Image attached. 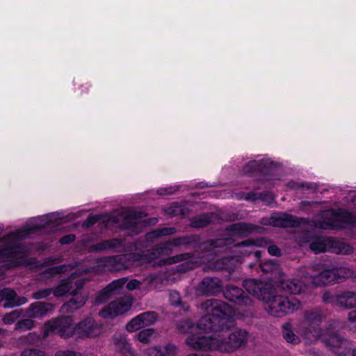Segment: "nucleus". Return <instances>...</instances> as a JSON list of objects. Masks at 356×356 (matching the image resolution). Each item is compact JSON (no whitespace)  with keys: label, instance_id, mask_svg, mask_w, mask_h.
Instances as JSON below:
<instances>
[{"label":"nucleus","instance_id":"obj_4","mask_svg":"<svg viewBox=\"0 0 356 356\" xmlns=\"http://www.w3.org/2000/svg\"><path fill=\"white\" fill-rule=\"evenodd\" d=\"M33 232V228L12 233L5 238L6 247L0 249V262H6L8 268L21 265L29 266L26 252L24 248L17 245V240Z\"/></svg>","mask_w":356,"mask_h":356},{"label":"nucleus","instance_id":"obj_15","mask_svg":"<svg viewBox=\"0 0 356 356\" xmlns=\"http://www.w3.org/2000/svg\"><path fill=\"white\" fill-rule=\"evenodd\" d=\"M3 300L6 301L3 305L5 308L19 307L27 302L26 298L18 297L15 291L8 288L0 290V302Z\"/></svg>","mask_w":356,"mask_h":356},{"label":"nucleus","instance_id":"obj_40","mask_svg":"<svg viewBox=\"0 0 356 356\" xmlns=\"http://www.w3.org/2000/svg\"><path fill=\"white\" fill-rule=\"evenodd\" d=\"M178 354L179 348L176 346L169 343L164 347V356H178Z\"/></svg>","mask_w":356,"mask_h":356},{"label":"nucleus","instance_id":"obj_41","mask_svg":"<svg viewBox=\"0 0 356 356\" xmlns=\"http://www.w3.org/2000/svg\"><path fill=\"white\" fill-rule=\"evenodd\" d=\"M70 268H71V266H68V265H62V266H55V267L48 268L47 273L50 274V275L59 274V273L66 272Z\"/></svg>","mask_w":356,"mask_h":356},{"label":"nucleus","instance_id":"obj_17","mask_svg":"<svg viewBox=\"0 0 356 356\" xmlns=\"http://www.w3.org/2000/svg\"><path fill=\"white\" fill-rule=\"evenodd\" d=\"M54 309L51 303L36 302L31 304L26 310V316L29 318H41Z\"/></svg>","mask_w":356,"mask_h":356},{"label":"nucleus","instance_id":"obj_61","mask_svg":"<svg viewBox=\"0 0 356 356\" xmlns=\"http://www.w3.org/2000/svg\"><path fill=\"white\" fill-rule=\"evenodd\" d=\"M6 332V330L3 329H0V334H3Z\"/></svg>","mask_w":356,"mask_h":356},{"label":"nucleus","instance_id":"obj_8","mask_svg":"<svg viewBox=\"0 0 356 356\" xmlns=\"http://www.w3.org/2000/svg\"><path fill=\"white\" fill-rule=\"evenodd\" d=\"M132 304L133 298L131 296H124L104 306L99 311V315L105 319H112L129 311Z\"/></svg>","mask_w":356,"mask_h":356},{"label":"nucleus","instance_id":"obj_48","mask_svg":"<svg viewBox=\"0 0 356 356\" xmlns=\"http://www.w3.org/2000/svg\"><path fill=\"white\" fill-rule=\"evenodd\" d=\"M140 282L137 280H131L127 283V288L129 291H132L136 289H138L140 286Z\"/></svg>","mask_w":356,"mask_h":356},{"label":"nucleus","instance_id":"obj_51","mask_svg":"<svg viewBox=\"0 0 356 356\" xmlns=\"http://www.w3.org/2000/svg\"><path fill=\"white\" fill-rule=\"evenodd\" d=\"M75 239V236L73 235V234H69V235H67V236H65L63 237H62L60 239V242L63 244H67V243H70L72 241H74Z\"/></svg>","mask_w":356,"mask_h":356},{"label":"nucleus","instance_id":"obj_46","mask_svg":"<svg viewBox=\"0 0 356 356\" xmlns=\"http://www.w3.org/2000/svg\"><path fill=\"white\" fill-rule=\"evenodd\" d=\"M146 356H164L163 351L158 348L154 347L148 349Z\"/></svg>","mask_w":356,"mask_h":356},{"label":"nucleus","instance_id":"obj_54","mask_svg":"<svg viewBox=\"0 0 356 356\" xmlns=\"http://www.w3.org/2000/svg\"><path fill=\"white\" fill-rule=\"evenodd\" d=\"M209 263V265L212 267V268H214L216 269H220V268H223L222 266L218 264V263L217 264H213V263H211V261H208Z\"/></svg>","mask_w":356,"mask_h":356},{"label":"nucleus","instance_id":"obj_28","mask_svg":"<svg viewBox=\"0 0 356 356\" xmlns=\"http://www.w3.org/2000/svg\"><path fill=\"white\" fill-rule=\"evenodd\" d=\"M127 282V278H121L112 282L104 290L102 293L97 298V302H101L102 296L109 292H115L120 289Z\"/></svg>","mask_w":356,"mask_h":356},{"label":"nucleus","instance_id":"obj_26","mask_svg":"<svg viewBox=\"0 0 356 356\" xmlns=\"http://www.w3.org/2000/svg\"><path fill=\"white\" fill-rule=\"evenodd\" d=\"M122 241L119 239L113 238L106 240L99 243L90 248L92 251H104L121 245Z\"/></svg>","mask_w":356,"mask_h":356},{"label":"nucleus","instance_id":"obj_42","mask_svg":"<svg viewBox=\"0 0 356 356\" xmlns=\"http://www.w3.org/2000/svg\"><path fill=\"white\" fill-rule=\"evenodd\" d=\"M21 356H45L42 350L38 349H26L22 352Z\"/></svg>","mask_w":356,"mask_h":356},{"label":"nucleus","instance_id":"obj_12","mask_svg":"<svg viewBox=\"0 0 356 356\" xmlns=\"http://www.w3.org/2000/svg\"><path fill=\"white\" fill-rule=\"evenodd\" d=\"M156 314L154 312H147L140 314L132 318L126 325V329L129 332H133L142 327L154 324L156 321Z\"/></svg>","mask_w":356,"mask_h":356},{"label":"nucleus","instance_id":"obj_33","mask_svg":"<svg viewBox=\"0 0 356 356\" xmlns=\"http://www.w3.org/2000/svg\"><path fill=\"white\" fill-rule=\"evenodd\" d=\"M154 333L155 330L152 328L145 329L136 334V338L141 343H148L151 341Z\"/></svg>","mask_w":356,"mask_h":356},{"label":"nucleus","instance_id":"obj_23","mask_svg":"<svg viewBox=\"0 0 356 356\" xmlns=\"http://www.w3.org/2000/svg\"><path fill=\"white\" fill-rule=\"evenodd\" d=\"M319 270V268L316 270L314 267H312L308 268L307 272L306 273V278H309L311 283L316 286L326 285L324 273L323 271L318 273L317 271Z\"/></svg>","mask_w":356,"mask_h":356},{"label":"nucleus","instance_id":"obj_7","mask_svg":"<svg viewBox=\"0 0 356 356\" xmlns=\"http://www.w3.org/2000/svg\"><path fill=\"white\" fill-rule=\"evenodd\" d=\"M44 336L57 334L62 338H70L75 335V326L70 316H62L47 321L43 327Z\"/></svg>","mask_w":356,"mask_h":356},{"label":"nucleus","instance_id":"obj_49","mask_svg":"<svg viewBox=\"0 0 356 356\" xmlns=\"http://www.w3.org/2000/svg\"><path fill=\"white\" fill-rule=\"evenodd\" d=\"M268 252L270 254L273 256L280 255V250L275 245H270L268 246Z\"/></svg>","mask_w":356,"mask_h":356},{"label":"nucleus","instance_id":"obj_64","mask_svg":"<svg viewBox=\"0 0 356 356\" xmlns=\"http://www.w3.org/2000/svg\"><path fill=\"white\" fill-rule=\"evenodd\" d=\"M353 202H356V197L352 199Z\"/></svg>","mask_w":356,"mask_h":356},{"label":"nucleus","instance_id":"obj_55","mask_svg":"<svg viewBox=\"0 0 356 356\" xmlns=\"http://www.w3.org/2000/svg\"><path fill=\"white\" fill-rule=\"evenodd\" d=\"M171 298L175 299V303H177L179 299V295L177 293H172L170 294Z\"/></svg>","mask_w":356,"mask_h":356},{"label":"nucleus","instance_id":"obj_6","mask_svg":"<svg viewBox=\"0 0 356 356\" xmlns=\"http://www.w3.org/2000/svg\"><path fill=\"white\" fill-rule=\"evenodd\" d=\"M323 220H318L315 222V227L321 229L343 228L346 225H356V216L352 213L343 211L339 213L333 210L324 211L323 213Z\"/></svg>","mask_w":356,"mask_h":356},{"label":"nucleus","instance_id":"obj_24","mask_svg":"<svg viewBox=\"0 0 356 356\" xmlns=\"http://www.w3.org/2000/svg\"><path fill=\"white\" fill-rule=\"evenodd\" d=\"M113 340L116 349L118 350L123 356L134 355V351L125 337H115Z\"/></svg>","mask_w":356,"mask_h":356},{"label":"nucleus","instance_id":"obj_44","mask_svg":"<svg viewBox=\"0 0 356 356\" xmlns=\"http://www.w3.org/2000/svg\"><path fill=\"white\" fill-rule=\"evenodd\" d=\"M55 356H83L81 353L74 351L65 350H58L56 353Z\"/></svg>","mask_w":356,"mask_h":356},{"label":"nucleus","instance_id":"obj_19","mask_svg":"<svg viewBox=\"0 0 356 356\" xmlns=\"http://www.w3.org/2000/svg\"><path fill=\"white\" fill-rule=\"evenodd\" d=\"M198 289L204 295H213L220 291V280L218 278L205 277L200 283Z\"/></svg>","mask_w":356,"mask_h":356},{"label":"nucleus","instance_id":"obj_21","mask_svg":"<svg viewBox=\"0 0 356 356\" xmlns=\"http://www.w3.org/2000/svg\"><path fill=\"white\" fill-rule=\"evenodd\" d=\"M131 260L129 255H117L114 257H106L104 259V265L109 271L119 270L122 268H126L128 265L125 264V261Z\"/></svg>","mask_w":356,"mask_h":356},{"label":"nucleus","instance_id":"obj_60","mask_svg":"<svg viewBox=\"0 0 356 356\" xmlns=\"http://www.w3.org/2000/svg\"><path fill=\"white\" fill-rule=\"evenodd\" d=\"M180 210H181V209H180V208H179V207H175V210H173V211H175H175H180Z\"/></svg>","mask_w":356,"mask_h":356},{"label":"nucleus","instance_id":"obj_29","mask_svg":"<svg viewBox=\"0 0 356 356\" xmlns=\"http://www.w3.org/2000/svg\"><path fill=\"white\" fill-rule=\"evenodd\" d=\"M264 273H270L275 278L280 273V268L275 261H268L259 266Z\"/></svg>","mask_w":356,"mask_h":356},{"label":"nucleus","instance_id":"obj_25","mask_svg":"<svg viewBox=\"0 0 356 356\" xmlns=\"http://www.w3.org/2000/svg\"><path fill=\"white\" fill-rule=\"evenodd\" d=\"M268 244L264 238H260L256 241H246L236 245V247L240 248L239 252L245 255H249L252 252L254 246H265Z\"/></svg>","mask_w":356,"mask_h":356},{"label":"nucleus","instance_id":"obj_59","mask_svg":"<svg viewBox=\"0 0 356 356\" xmlns=\"http://www.w3.org/2000/svg\"><path fill=\"white\" fill-rule=\"evenodd\" d=\"M352 355L356 356V347L353 350Z\"/></svg>","mask_w":356,"mask_h":356},{"label":"nucleus","instance_id":"obj_36","mask_svg":"<svg viewBox=\"0 0 356 356\" xmlns=\"http://www.w3.org/2000/svg\"><path fill=\"white\" fill-rule=\"evenodd\" d=\"M334 252L337 254H349L353 251V248L344 242H337L334 246Z\"/></svg>","mask_w":356,"mask_h":356},{"label":"nucleus","instance_id":"obj_27","mask_svg":"<svg viewBox=\"0 0 356 356\" xmlns=\"http://www.w3.org/2000/svg\"><path fill=\"white\" fill-rule=\"evenodd\" d=\"M282 336L288 343L298 344L300 341V337L293 332L290 323L282 325Z\"/></svg>","mask_w":356,"mask_h":356},{"label":"nucleus","instance_id":"obj_52","mask_svg":"<svg viewBox=\"0 0 356 356\" xmlns=\"http://www.w3.org/2000/svg\"><path fill=\"white\" fill-rule=\"evenodd\" d=\"M348 319L350 323L356 322V309L353 310L348 313Z\"/></svg>","mask_w":356,"mask_h":356},{"label":"nucleus","instance_id":"obj_53","mask_svg":"<svg viewBox=\"0 0 356 356\" xmlns=\"http://www.w3.org/2000/svg\"><path fill=\"white\" fill-rule=\"evenodd\" d=\"M335 296H332L330 295L329 293L326 292V293H324L323 295V300L324 302H330L331 303V298L332 297H334Z\"/></svg>","mask_w":356,"mask_h":356},{"label":"nucleus","instance_id":"obj_62","mask_svg":"<svg viewBox=\"0 0 356 356\" xmlns=\"http://www.w3.org/2000/svg\"><path fill=\"white\" fill-rule=\"evenodd\" d=\"M3 346V342L0 341V348Z\"/></svg>","mask_w":356,"mask_h":356},{"label":"nucleus","instance_id":"obj_20","mask_svg":"<svg viewBox=\"0 0 356 356\" xmlns=\"http://www.w3.org/2000/svg\"><path fill=\"white\" fill-rule=\"evenodd\" d=\"M279 284L284 291L292 294L301 293L305 287L303 282L297 278H282Z\"/></svg>","mask_w":356,"mask_h":356},{"label":"nucleus","instance_id":"obj_38","mask_svg":"<svg viewBox=\"0 0 356 356\" xmlns=\"http://www.w3.org/2000/svg\"><path fill=\"white\" fill-rule=\"evenodd\" d=\"M288 187L291 189L302 188H305L306 190H309V191H315L316 189V186L315 184H307V183L298 184V183H296L294 181H290L288 184Z\"/></svg>","mask_w":356,"mask_h":356},{"label":"nucleus","instance_id":"obj_13","mask_svg":"<svg viewBox=\"0 0 356 356\" xmlns=\"http://www.w3.org/2000/svg\"><path fill=\"white\" fill-rule=\"evenodd\" d=\"M262 223L274 227H292L298 226L299 221L291 215L280 213L275 214L269 218H264Z\"/></svg>","mask_w":356,"mask_h":356},{"label":"nucleus","instance_id":"obj_63","mask_svg":"<svg viewBox=\"0 0 356 356\" xmlns=\"http://www.w3.org/2000/svg\"><path fill=\"white\" fill-rule=\"evenodd\" d=\"M142 222H141V221H137V222H136L135 223H136V224H139V223H142Z\"/></svg>","mask_w":356,"mask_h":356},{"label":"nucleus","instance_id":"obj_56","mask_svg":"<svg viewBox=\"0 0 356 356\" xmlns=\"http://www.w3.org/2000/svg\"><path fill=\"white\" fill-rule=\"evenodd\" d=\"M254 256H255V257H256V258L259 259V258H260V257H261V253H260V252H259V251H255V252H254Z\"/></svg>","mask_w":356,"mask_h":356},{"label":"nucleus","instance_id":"obj_39","mask_svg":"<svg viewBox=\"0 0 356 356\" xmlns=\"http://www.w3.org/2000/svg\"><path fill=\"white\" fill-rule=\"evenodd\" d=\"M310 248L315 253L323 252L326 251V245L324 241L317 240L311 243Z\"/></svg>","mask_w":356,"mask_h":356},{"label":"nucleus","instance_id":"obj_37","mask_svg":"<svg viewBox=\"0 0 356 356\" xmlns=\"http://www.w3.org/2000/svg\"><path fill=\"white\" fill-rule=\"evenodd\" d=\"M210 220V218L207 215H203L194 219L191 225L196 228L204 227L209 224Z\"/></svg>","mask_w":356,"mask_h":356},{"label":"nucleus","instance_id":"obj_47","mask_svg":"<svg viewBox=\"0 0 356 356\" xmlns=\"http://www.w3.org/2000/svg\"><path fill=\"white\" fill-rule=\"evenodd\" d=\"M142 218V213L137 211H131L126 217V220L129 222L131 220H137Z\"/></svg>","mask_w":356,"mask_h":356},{"label":"nucleus","instance_id":"obj_57","mask_svg":"<svg viewBox=\"0 0 356 356\" xmlns=\"http://www.w3.org/2000/svg\"><path fill=\"white\" fill-rule=\"evenodd\" d=\"M155 278H156L155 276L151 275L149 277V282H152L155 280Z\"/></svg>","mask_w":356,"mask_h":356},{"label":"nucleus","instance_id":"obj_9","mask_svg":"<svg viewBox=\"0 0 356 356\" xmlns=\"http://www.w3.org/2000/svg\"><path fill=\"white\" fill-rule=\"evenodd\" d=\"M103 333V326L92 318H86L75 325V335L79 339H94Z\"/></svg>","mask_w":356,"mask_h":356},{"label":"nucleus","instance_id":"obj_18","mask_svg":"<svg viewBox=\"0 0 356 356\" xmlns=\"http://www.w3.org/2000/svg\"><path fill=\"white\" fill-rule=\"evenodd\" d=\"M326 285L340 282L350 275V270L343 267L333 268L323 271Z\"/></svg>","mask_w":356,"mask_h":356},{"label":"nucleus","instance_id":"obj_32","mask_svg":"<svg viewBox=\"0 0 356 356\" xmlns=\"http://www.w3.org/2000/svg\"><path fill=\"white\" fill-rule=\"evenodd\" d=\"M256 229L257 227L251 224L237 223L233 225V230L243 235L250 234Z\"/></svg>","mask_w":356,"mask_h":356},{"label":"nucleus","instance_id":"obj_3","mask_svg":"<svg viewBox=\"0 0 356 356\" xmlns=\"http://www.w3.org/2000/svg\"><path fill=\"white\" fill-rule=\"evenodd\" d=\"M179 243L177 241H168L155 246L151 250L144 251L143 253H133L129 254V258L138 265L154 263L153 266H162L171 264L180 261H184L181 265L180 270L185 271L194 268L197 261L188 253L181 254L171 257L166 259H161L163 256H167L172 252V246Z\"/></svg>","mask_w":356,"mask_h":356},{"label":"nucleus","instance_id":"obj_58","mask_svg":"<svg viewBox=\"0 0 356 356\" xmlns=\"http://www.w3.org/2000/svg\"><path fill=\"white\" fill-rule=\"evenodd\" d=\"M150 220H151V222L149 223H152V224H155L157 222L156 218H152Z\"/></svg>","mask_w":356,"mask_h":356},{"label":"nucleus","instance_id":"obj_50","mask_svg":"<svg viewBox=\"0 0 356 356\" xmlns=\"http://www.w3.org/2000/svg\"><path fill=\"white\" fill-rule=\"evenodd\" d=\"M98 217L97 216H90L88 219L83 222V225L86 227H89L96 223L98 220Z\"/></svg>","mask_w":356,"mask_h":356},{"label":"nucleus","instance_id":"obj_14","mask_svg":"<svg viewBox=\"0 0 356 356\" xmlns=\"http://www.w3.org/2000/svg\"><path fill=\"white\" fill-rule=\"evenodd\" d=\"M224 296L227 300L238 305L248 306L252 302V299L241 289L232 285L227 286Z\"/></svg>","mask_w":356,"mask_h":356},{"label":"nucleus","instance_id":"obj_35","mask_svg":"<svg viewBox=\"0 0 356 356\" xmlns=\"http://www.w3.org/2000/svg\"><path fill=\"white\" fill-rule=\"evenodd\" d=\"M22 314V309L14 310L10 313L6 314L2 318V321L6 325L13 324L17 319H18Z\"/></svg>","mask_w":356,"mask_h":356},{"label":"nucleus","instance_id":"obj_22","mask_svg":"<svg viewBox=\"0 0 356 356\" xmlns=\"http://www.w3.org/2000/svg\"><path fill=\"white\" fill-rule=\"evenodd\" d=\"M230 339V346L227 348H234V351L244 346L248 339V333L245 330H236L232 333L228 332Z\"/></svg>","mask_w":356,"mask_h":356},{"label":"nucleus","instance_id":"obj_2","mask_svg":"<svg viewBox=\"0 0 356 356\" xmlns=\"http://www.w3.org/2000/svg\"><path fill=\"white\" fill-rule=\"evenodd\" d=\"M243 286L249 293L262 301L265 311L271 316L281 318L300 307L298 300L279 294L270 282L248 279L243 281Z\"/></svg>","mask_w":356,"mask_h":356},{"label":"nucleus","instance_id":"obj_34","mask_svg":"<svg viewBox=\"0 0 356 356\" xmlns=\"http://www.w3.org/2000/svg\"><path fill=\"white\" fill-rule=\"evenodd\" d=\"M31 318H26V319H23V320L18 321L15 324V330H17L19 332H24V331L32 329L34 327L35 324H34V321Z\"/></svg>","mask_w":356,"mask_h":356},{"label":"nucleus","instance_id":"obj_45","mask_svg":"<svg viewBox=\"0 0 356 356\" xmlns=\"http://www.w3.org/2000/svg\"><path fill=\"white\" fill-rule=\"evenodd\" d=\"M257 169H259V165L257 161H252L244 167L243 170L245 173H248L252 172V170H255Z\"/></svg>","mask_w":356,"mask_h":356},{"label":"nucleus","instance_id":"obj_31","mask_svg":"<svg viewBox=\"0 0 356 356\" xmlns=\"http://www.w3.org/2000/svg\"><path fill=\"white\" fill-rule=\"evenodd\" d=\"M176 232V229L173 227H165L162 229H159L151 232H149L146 235V238L147 241H153L154 238H156L161 236H167L171 235Z\"/></svg>","mask_w":356,"mask_h":356},{"label":"nucleus","instance_id":"obj_43","mask_svg":"<svg viewBox=\"0 0 356 356\" xmlns=\"http://www.w3.org/2000/svg\"><path fill=\"white\" fill-rule=\"evenodd\" d=\"M51 293H53V290L51 289L40 290L33 294V298L36 300L44 298L49 296Z\"/></svg>","mask_w":356,"mask_h":356},{"label":"nucleus","instance_id":"obj_30","mask_svg":"<svg viewBox=\"0 0 356 356\" xmlns=\"http://www.w3.org/2000/svg\"><path fill=\"white\" fill-rule=\"evenodd\" d=\"M72 286L73 283L71 280H63L53 290V294L56 297L63 296L66 293L70 292L72 289Z\"/></svg>","mask_w":356,"mask_h":356},{"label":"nucleus","instance_id":"obj_5","mask_svg":"<svg viewBox=\"0 0 356 356\" xmlns=\"http://www.w3.org/2000/svg\"><path fill=\"white\" fill-rule=\"evenodd\" d=\"M323 316L319 309L305 313V319L299 324L297 331L306 343H314L323 336V331L320 327Z\"/></svg>","mask_w":356,"mask_h":356},{"label":"nucleus","instance_id":"obj_16","mask_svg":"<svg viewBox=\"0 0 356 356\" xmlns=\"http://www.w3.org/2000/svg\"><path fill=\"white\" fill-rule=\"evenodd\" d=\"M331 303L334 305L344 308L351 309L356 307V293L353 291H344L331 298Z\"/></svg>","mask_w":356,"mask_h":356},{"label":"nucleus","instance_id":"obj_11","mask_svg":"<svg viewBox=\"0 0 356 356\" xmlns=\"http://www.w3.org/2000/svg\"><path fill=\"white\" fill-rule=\"evenodd\" d=\"M323 340L326 345L339 356L346 355L350 351V342L337 333L325 334Z\"/></svg>","mask_w":356,"mask_h":356},{"label":"nucleus","instance_id":"obj_10","mask_svg":"<svg viewBox=\"0 0 356 356\" xmlns=\"http://www.w3.org/2000/svg\"><path fill=\"white\" fill-rule=\"evenodd\" d=\"M84 284V280L82 279L78 280L74 282L76 289L71 291V295L73 296L71 300L64 304L61 309L63 312L72 313L76 309L83 307L86 300L87 296L80 291L81 289Z\"/></svg>","mask_w":356,"mask_h":356},{"label":"nucleus","instance_id":"obj_1","mask_svg":"<svg viewBox=\"0 0 356 356\" xmlns=\"http://www.w3.org/2000/svg\"><path fill=\"white\" fill-rule=\"evenodd\" d=\"M202 309L206 314L198 323L194 324L189 319L177 323L178 331L188 334L186 344L195 350L234 352V348H227L231 343L227 330L233 325V308L222 300L209 299L202 304Z\"/></svg>","mask_w":356,"mask_h":356}]
</instances>
